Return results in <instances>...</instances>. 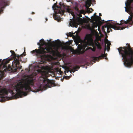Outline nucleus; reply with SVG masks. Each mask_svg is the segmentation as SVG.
<instances>
[{"mask_svg":"<svg viewBox=\"0 0 133 133\" xmlns=\"http://www.w3.org/2000/svg\"><path fill=\"white\" fill-rule=\"evenodd\" d=\"M36 79V75L32 74L28 76L24 83L21 81L18 83L14 86V90L13 91L11 90L14 98L16 99L19 97H22L23 96H26L27 93L24 91V90L27 91L28 92L31 91L36 92V91L32 89L30 87L34 86ZM38 91V90L36 91Z\"/></svg>","mask_w":133,"mask_h":133,"instance_id":"f257e3e1","label":"nucleus"},{"mask_svg":"<svg viewBox=\"0 0 133 133\" xmlns=\"http://www.w3.org/2000/svg\"><path fill=\"white\" fill-rule=\"evenodd\" d=\"M127 46L119 47L117 49L119 54L122 57L124 65L130 67L133 64V48L129 43L126 44Z\"/></svg>","mask_w":133,"mask_h":133,"instance_id":"f03ea898","label":"nucleus"},{"mask_svg":"<svg viewBox=\"0 0 133 133\" xmlns=\"http://www.w3.org/2000/svg\"><path fill=\"white\" fill-rule=\"evenodd\" d=\"M37 71L41 74L39 80L43 81L44 84L43 88L45 89L53 86L54 85V83L47 78L49 76L48 73L50 71V68L48 66H42L41 69H38Z\"/></svg>","mask_w":133,"mask_h":133,"instance_id":"7ed1b4c3","label":"nucleus"},{"mask_svg":"<svg viewBox=\"0 0 133 133\" xmlns=\"http://www.w3.org/2000/svg\"><path fill=\"white\" fill-rule=\"evenodd\" d=\"M31 53L32 54H34V55H36L37 57H40L41 58H46V56L44 54L47 53H51L55 54L56 53H59L57 49H56L55 50L53 49L50 46H45L44 48L43 47H40V48L37 49H36L34 50H33L31 51Z\"/></svg>","mask_w":133,"mask_h":133,"instance_id":"20e7f679","label":"nucleus"},{"mask_svg":"<svg viewBox=\"0 0 133 133\" xmlns=\"http://www.w3.org/2000/svg\"><path fill=\"white\" fill-rule=\"evenodd\" d=\"M93 42V40L91 34L86 35L83 40H81L80 43L81 44L78 45V52L79 54H83L84 52L85 48L88 45H90Z\"/></svg>","mask_w":133,"mask_h":133,"instance_id":"39448f33","label":"nucleus"},{"mask_svg":"<svg viewBox=\"0 0 133 133\" xmlns=\"http://www.w3.org/2000/svg\"><path fill=\"white\" fill-rule=\"evenodd\" d=\"M10 61L9 60H4L3 61L2 59H0V75L3 72L2 70H3L4 71H10L12 69V68L10 65H9L7 66V64Z\"/></svg>","mask_w":133,"mask_h":133,"instance_id":"423d86ee","label":"nucleus"},{"mask_svg":"<svg viewBox=\"0 0 133 133\" xmlns=\"http://www.w3.org/2000/svg\"><path fill=\"white\" fill-rule=\"evenodd\" d=\"M109 24H107L105 26V28H107V32L108 33H109L110 31H112L111 28H112L114 29L115 30H123L125 28V27H121L120 26H117L116 25L115 23H113L112 22H111V23H112L113 24H111L110 23H108Z\"/></svg>","mask_w":133,"mask_h":133,"instance_id":"0eeeda50","label":"nucleus"},{"mask_svg":"<svg viewBox=\"0 0 133 133\" xmlns=\"http://www.w3.org/2000/svg\"><path fill=\"white\" fill-rule=\"evenodd\" d=\"M8 92L5 89H2L0 87V102H4L6 100L7 97L4 95H7Z\"/></svg>","mask_w":133,"mask_h":133,"instance_id":"6e6552de","label":"nucleus"},{"mask_svg":"<svg viewBox=\"0 0 133 133\" xmlns=\"http://www.w3.org/2000/svg\"><path fill=\"white\" fill-rule=\"evenodd\" d=\"M82 20L81 18L77 17L76 19H74L72 20H71L69 23V24L71 27L77 28L78 23L80 22Z\"/></svg>","mask_w":133,"mask_h":133,"instance_id":"1a4fd4ad","label":"nucleus"},{"mask_svg":"<svg viewBox=\"0 0 133 133\" xmlns=\"http://www.w3.org/2000/svg\"><path fill=\"white\" fill-rule=\"evenodd\" d=\"M18 57H16L14 58V62L15 64V66H16V68L14 69V70L15 71H16L17 70V69H21L22 66H17V65H19V61H22L21 58L20 57V56L19 55Z\"/></svg>","mask_w":133,"mask_h":133,"instance_id":"9d476101","label":"nucleus"},{"mask_svg":"<svg viewBox=\"0 0 133 133\" xmlns=\"http://www.w3.org/2000/svg\"><path fill=\"white\" fill-rule=\"evenodd\" d=\"M74 9L77 11V15L79 17H82V14H85V11L84 10H79L77 5H75V6L74 7Z\"/></svg>","mask_w":133,"mask_h":133,"instance_id":"9b49d317","label":"nucleus"},{"mask_svg":"<svg viewBox=\"0 0 133 133\" xmlns=\"http://www.w3.org/2000/svg\"><path fill=\"white\" fill-rule=\"evenodd\" d=\"M8 5L7 2L5 0H2L0 2V13L3 11V9Z\"/></svg>","mask_w":133,"mask_h":133,"instance_id":"f8f14e48","label":"nucleus"},{"mask_svg":"<svg viewBox=\"0 0 133 133\" xmlns=\"http://www.w3.org/2000/svg\"><path fill=\"white\" fill-rule=\"evenodd\" d=\"M52 8L54 10H57V13H63V10L60 7H58L56 4H54L52 6Z\"/></svg>","mask_w":133,"mask_h":133,"instance_id":"ddd939ff","label":"nucleus"},{"mask_svg":"<svg viewBox=\"0 0 133 133\" xmlns=\"http://www.w3.org/2000/svg\"><path fill=\"white\" fill-rule=\"evenodd\" d=\"M106 49H105L104 51V54H101V55L99 56L98 57H93L95 61H98L100 59H103L104 57H105V59H106V58L105 57L107 56V54H105V52Z\"/></svg>","mask_w":133,"mask_h":133,"instance_id":"4468645a","label":"nucleus"},{"mask_svg":"<svg viewBox=\"0 0 133 133\" xmlns=\"http://www.w3.org/2000/svg\"><path fill=\"white\" fill-rule=\"evenodd\" d=\"M92 19L94 21L98 22H101V21H102L101 18L96 15V13H94V16L92 18Z\"/></svg>","mask_w":133,"mask_h":133,"instance_id":"2eb2a0df","label":"nucleus"},{"mask_svg":"<svg viewBox=\"0 0 133 133\" xmlns=\"http://www.w3.org/2000/svg\"><path fill=\"white\" fill-rule=\"evenodd\" d=\"M46 44L44 40L43 39H42L40 40V42L38 43L37 44L41 46L39 47V48H40V47H42V46H43L44 45H45Z\"/></svg>","mask_w":133,"mask_h":133,"instance_id":"dca6fc26","label":"nucleus"},{"mask_svg":"<svg viewBox=\"0 0 133 133\" xmlns=\"http://www.w3.org/2000/svg\"><path fill=\"white\" fill-rule=\"evenodd\" d=\"M85 2V7L87 9L90 6L91 4V0H87Z\"/></svg>","mask_w":133,"mask_h":133,"instance_id":"f3484780","label":"nucleus"},{"mask_svg":"<svg viewBox=\"0 0 133 133\" xmlns=\"http://www.w3.org/2000/svg\"><path fill=\"white\" fill-rule=\"evenodd\" d=\"M53 17L55 20L57 21L58 22H61V18L60 16L56 15L54 16L53 15Z\"/></svg>","mask_w":133,"mask_h":133,"instance_id":"a211bd4d","label":"nucleus"},{"mask_svg":"<svg viewBox=\"0 0 133 133\" xmlns=\"http://www.w3.org/2000/svg\"><path fill=\"white\" fill-rule=\"evenodd\" d=\"M131 7H130V8H129L128 7V6H126V7H125V11L129 13L130 14V13L132 15L133 13L132 12H131Z\"/></svg>","mask_w":133,"mask_h":133,"instance_id":"6ab92c4d","label":"nucleus"},{"mask_svg":"<svg viewBox=\"0 0 133 133\" xmlns=\"http://www.w3.org/2000/svg\"><path fill=\"white\" fill-rule=\"evenodd\" d=\"M133 2V0H128L127 3H125L126 6H128L129 8L131 7V3Z\"/></svg>","mask_w":133,"mask_h":133,"instance_id":"aec40b11","label":"nucleus"},{"mask_svg":"<svg viewBox=\"0 0 133 133\" xmlns=\"http://www.w3.org/2000/svg\"><path fill=\"white\" fill-rule=\"evenodd\" d=\"M10 52L12 54V55L13 56L14 58V59L16 57H17L18 58L19 57V55L15 54V52L14 51L12 50H11Z\"/></svg>","mask_w":133,"mask_h":133,"instance_id":"412c9836","label":"nucleus"},{"mask_svg":"<svg viewBox=\"0 0 133 133\" xmlns=\"http://www.w3.org/2000/svg\"><path fill=\"white\" fill-rule=\"evenodd\" d=\"M95 44L96 46H97L98 49H101V47L100 43L98 42H95Z\"/></svg>","mask_w":133,"mask_h":133,"instance_id":"4be33fe9","label":"nucleus"},{"mask_svg":"<svg viewBox=\"0 0 133 133\" xmlns=\"http://www.w3.org/2000/svg\"><path fill=\"white\" fill-rule=\"evenodd\" d=\"M66 9L67 11L68 12L71 14L72 15H73V14H74V13L72 11V10L68 7H67Z\"/></svg>","mask_w":133,"mask_h":133,"instance_id":"5701e85b","label":"nucleus"},{"mask_svg":"<svg viewBox=\"0 0 133 133\" xmlns=\"http://www.w3.org/2000/svg\"><path fill=\"white\" fill-rule=\"evenodd\" d=\"M87 9V11L89 13H91L92 12V11H93V9L91 8H88Z\"/></svg>","mask_w":133,"mask_h":133,"instance_id":"b1692460","label":"nucleus"},{"mask_svg":"<svg viewBox=\"0 0 133 133\" xmlns=\"http://www.w3.org/2000/svg\"><path fill=\"white\" fill-rule=\"evenodd\" d=\"M121 23H120V24H119L118 23H115V24L116 25H122L124 23H123V22L122 21V20L121 21Z\"/></svg>","mask_w":133,"mask_h":133,"instance_id":"393cba45","label":"nucleus"},{"mask_svg":"<svg viewBox=\"0 0 133 133\" xmlns=\"http://www.w3.org/2000/svg\"><path fill=\"white\" fill-rule=\"evenodd\" d=\"M79 68V67L78 66L74 67V69L75 70L74 71H75L76 70L78 69Z\"/></svg>","mask_w":133,"mask_h":133,"instance_id":"a878e982","label":"nucleus"},{"mask_svg":"<svg viewBox=\"0 0 133 133\" xmlns=\"http://www.w3.org/2000/svg\"><path fill=\"white\" fill-rule=\"evenodd\" d=\"M87 28L88 29H89L90 30H91V29H92L90 27V26L89 25H88V26H87Z\"/></svg>","mask_w":133,"mask_h":133,"instance_id":"bb28decb","label":"nucleus"},{"mask_svg":"<svg viewBox=\"0 0 133 133\" xmlns=\"http://www.w3.org/2000/svg\"><path fill=\"white\" fill-rule=\"evenodd\" d=\"M64 78H65L66 79H68L70 77L69 76H65L64 77Z\"/></svg>","mask_w":133,"mask_h":133,"instance_id":"cd10ccee","label":"nucleus"},{"mask_svg":"<svg viewBox=\"0 0 133 133\" xmlns=\"http://www.w3.org/2000/svg\"><path fill=\"white\" fill-rule=\"evenodd\" d=\"M122 21L123 22V23L125 24H127L128 23V22L125 21L123 20H122Z\"/></svg>","mask_w":133,"mask_h":133,"instance_id":"c85d7f7f","label":"nucleus"},{"mask_svg":"<svg viewBox=\"0 0 133 133\" xmlns=\"http://www.w3.org/2000/svg\"><path fill=\"white\" fill-rule=\"evenodd\" d=\"M73 35V33L69 32V36L70 37L72 36Z\"/></svg>","mask_w":133,"mask_h":133,"instance_id":"c756f323","label":"nucleus"},{"mask_svg":"<svg viewBox=\"0 0 133 133\" xmlns=\"http://www.w3.org/2000/svg\"><path fill=\"white\" fill-rule=\"evenodd\" d=\"M110 45H109L108 44H107V49L108 50H109V49H110Z\"/></svg>","mask_w":133,"mask_h":133,"instance_id":"7c9ffc66","label":"nucleus"},{"mask_svg":"<svg viewBox=\"0 0 133 133\" xmlns=\"http://www.w3.org/2000/svg\"><path fill=\"white\" fill-rule=\"evenodd\" d=\"M95 32V31L94 30H91V32L93 34H94Z\"/></svg>","mask_w":133,"mask_h":133,"instance_id":"2f4dec72","label":"nucleus"},{"mask_svg":"<svg viewBox=\"0 0 133 133\" xmlns=\"http://www.w3.org/2000/svg\"><path fill=\"white\" fill-rule=\"evenodd\" d=\"M65 47H65V46L62 47V49H65Z\"/></svg>","mask_w":133,"mask_h":133,"instance_id":"473e14b6","label":"nucleus"},{"mask_svg":"<svg viewBox=\"0 0 133 133\" xmlns=\"http://www.w3.org/2000/svg\"><path fill=\"white\" fill-rule=\"evenodd\" d=\"M99 15L100 16H102V14L101 13H99Z\"/></svg>","mask_w":133,"mask_h":133,"instance_id":"72a5a7b5","label":"nucleus"},{"mask_svg":"<svg viewBox=\"0 0 133 133\" xmlns=\"http://www.w3.org/2000/svg\"><path fill=\"white\" fill-rule=\"evenodd\" d=\"M103 23L106 22V21H105L104 20H103Z\"/></svg>","mask_w":133,"mask_h":133,"instance_id":"f704fd0d","label":"nucleus"},{"mask_svg":"<svg viewBox=\"0 0 133 133\" xmlns=\"http://www.w3.org/2000/svg\"><path fill=\"white\" fill-rule=\"evenodd\" d=\"M59 73H60V74H61V73H62V72H61V71H59Z\"/></svg>","mask_w":133,"mask_h":133,"instance_id":"c9c22d12","label":"nucleus"},{"mask_svg":"<svg viewBox=\"0 0 133 133\" xmlns=\"http://www.w3.org/2000/svg\"><path fill=\"white\" fill-rule=\"evenodd\" d=\"M45 19L46 20V21H48V19L47 18H46Z\"/></svg>","mask_w":133,"mask_h":133,"instance_id":"e433bc0d","label":"nucleus"},{"mask_svg":"<svg viewBox=\"0 0 133 133\" xmlns=\"http://www.w3.org/2000/svg\"><path fill=\"white\" fill-rule=\"evenodd\" d=\"M92 51H95V50H94V49H92Z\"/></svg>","mask_w":133,"mask_h":133,"instance_id":"4c0bfd02","label":"nucleus"},{"mask_svg":"<svg viewBox=\"0 0 133 133\" xmlns=\"http://www.w3.org/2000/svg\"><path fill=\"white\" fill-rule=\"evenodd\" d=\"M107 22H110V21H107Z\"/></svg>","mask_w":133,"mask_h":133,"instance_id":"58836bf2","label":"nucleus"},{"mask_svg":"<svg viewBox=\"0 0 133 133\" xmlns=\"http://www.w3.org/2000/svg\"><path fill=\"white\" fill-rule=\"evenodd\" d=\"M32 14H34V12H32Z\"/></svg>","mask_w":133,"mask_h":133,"instance_id":"ea45409f","label":"nucleus"},{"mask_svg":"<svg viewBox=\"0 0 133 133\" xmlns=\"http://www.w3.org/2000/svg\"><path fill=\"white\" fill-rule=\"evenodd\" d=\"M98 31L99 30V27H98Z\"/></svg>","mask_w":133,"mask_h":133,"instance_id":"a19ab883","label":"nucleus"},{"mask_svg":"<svg viewBox=\"0 0 133 133\" xmlns=\"http://www.w3.org/2000/svg\"><path fill=\"white\" fill-rule=\"evenodd\" d=\"M109 44V45H110V44H110V43H109V44Z\"/></svg>","mask_w":133,"mask_h":133,"instance_id":"79ce46f5","label":"nucleus"},{"mask_svg":"<svg viewBox=\"0 0 133 133\" xmlns=\"http://www.w3.org/2000/svg\"><path fill=\"white\" fill-rule=\"evenodd\" d=\"M109 44V45H110V44H110V43H109V44Z\"/></svg>","mask_w":133,"mask_h":133,"instance_id":"37998d69","label":"nucleus"},{"mask_svg":"<svg viewBox=\"0 0 133 133\" xmlns=\"http://www.w3.org/2000/svg\"><path fill=\"white\" fill-rule=\"evenodd\" d=\"M22 55H23V54H22V55H21V56H22Z\"/></svg>","mask_w":133,"mask_h":133,"instance_id":"c03bdc74","label":"nucleus"},{"mask_svg":"<svg viewBox=\"0 0 133 133\" xmlns=\"http://www.w3.org/2000/svg\"><path fill=\"white\" fill-rule=\"evenodd\" d=\"M26 54H25V55H24V56H25V55H26Z\"/></svg>","mask_w":133,"mask_h":133,"instance_id":"a18cd8bd","label":"nucleus"}]
</instances>
